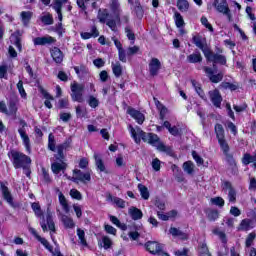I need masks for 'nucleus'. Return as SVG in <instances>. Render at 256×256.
Wrapping results in <instances>:
<instances>
[{"mask_svg":"<svg viewBox=\"0 0 256 256\" xmlns=\"http://www.w3.org/2000/svg\"><path fill=\"white\" fill-rule=\"evenodd\" d=\"M128 129L135 143H141V139H142L144 143H149V145H152V147H156V149L161 153H166V155L173 157L174 155L173 148L161 142V139H159V136H157V134L145 133L143 130H141V128L139 127L134 128L131 125H129Z\"/></svg>","mask_w":256,"mask_h":256,"instance_id":"f257e3e1","label":"nucleus"},{"mask_svg":"<svg viewBox=\"0 0 256 256\" xmlns=\"http://www.w3.org/2000/svg\"><path fill=\"white\" fill-rule=\"evenodd\" d=\"M8 157L15 169H25L26 165H31V157L17 150L8 152Z\"/></svg>","mask_w":256,"mask_h":256,"instance_id":"f03ea898","label":"nucleus"},{"mask_svg":"<svg viewBox=\"0 0 256 256\" xmlns=\"http://www.w3.org/2000/svg\"><path fill=\"white\" fill-rule=\"evenodd\" d=\"M70 181H73V183H83L84 185H87L91 181V171L83 172L79 169L73 170V177H68Z\"/></svg>","mask_w":256,"mask_h":256,"instance_id":"7ed1b4c3","label":"nucleus"},{"mask_svg":"<svg viewBox=\"0 0 256 256\" xmlns=\"http://www.w3.org/2000/svg\"><path fill=\"white\" fill-rule=\"evenodd\" d=\"M214 129L223 153H227V151H229V144H227V141L225 140V129L223 128V125L216 124Z\"/></svg>","mask_w":256,"mask_h":256,"instance_id":"20e7f679","label":"nucleus"},{"mask_svg":"<svg viewBox=\"0 0 256 256\" xmlns=\"http://www.w3.org/2000/svg\"><path fill=\"white\" fill-rule=\"evenodd\" d=\"M213 7H215L216 11L218 13H222V15H226L228 18V21H231V9H229V4L227 3V0H214Z\"/></svg>","mask_w":256,"mask_h":256,"instance_id":"39448f33","label":"nucleus"},{"mask_svg":"<svg viewBox=\"0 0 256 256\" xmlns=\"http://www.w3.org/2000/svg\"><path fill=\"white\" fill-rule=\"evenodd\" d=\"M85 86L83 84L74 83L71 85V97L73 101H77L78 103H83V91Z\"/></svg>","mask_w":256,"mask_h":256,"instance_id":"423d86ee","label":"nucleus"},{"mask_svg":"<svg viewBox=\"0 0 256 256\" xmlns=\"http://www.w3.org/2000/svg\"><path fill=\"white\" fill-rule=\"evenodd\" d=\"M227 162V171L231 175H239V168L237 167V161L233 158V154H230L229 151L224 152Z\"/></svg>","mask_w":256,"mask_h":256,"instance_id":"0eeeda50","label":"nucleus"},{"mask_svg":"<svg viewBox=\"0 0 256 256\" xmlns=\"http://www.w3.org/2000/svg\"><path fill=\"white\" fill-rule=\"evenodd\" d=\"M207 61H210L213 64V68L215 69L217 63L220 65H226L227 64V58L224 55L221 54H215L211 50L207 52V54L204 56Z\"/></svg>","mask_w":256,"mask_h":256,"instance_id":"6e6552de","label":"nucleus"},{"mask_svg":"<svg viewBox=\"0 0 256 256\" xmlns=\"http://www.w3.org/2000/svg\"><path fill=\"white\" fill-rule=\"evenodd\" d=\"M22 127L18 129V133L23 141L24 146L26 147V150L28 153H31V140L29 139V135H27V131L25 130V127H27V123L25 121H21Z\"/></svg>","mask_w":256,"mask_h":256,"instance_id":"1a4fd4ad","label":"nucleus"},{"mask_svg":"<svg viewBox=\"0 0 256 256\" xmlns=\"http://www.w3.org/2000/svg\"><path fill=\"white\" fill-rule=\"evenodd\" d=\"M69 3V0H54L51 7L54 9V11L58 15V20L63 21V5Z\"/></svg>","mask_w":256,"mask_h":256,"instance_id":"9d476101","label":"nucleus"},{"mask_svg":"<svg viewBox=\"0 0 256 256\" xmlns=\"http://www.w3.org/2000/svg\"><path fill=\"white\" fill-rule=\"evenodd\" d=\"M208 95L214 107L220 108L221 103L223 101V97H221V93L219 92V90L215 89V90L209 91Z\"/></svg>","mask_w":256,"mask_h":256,"instance_id":"9b49d317","label":"nucleus"},{"mask_svg":"<svg viewBox=\"0 0 256 256\" xmlns=\"http://www.w3.org/2000/svg\"><path fill=\"white\" fill-rule=\"evenodd\" d=\"M56 39L47 35V36H42V37H36L33 39L34 45H53V43H56Z\"/></svg>","mask_w":256,"mask_h":256,"instance_id":"f8f14e48","label":"nucleus"},{"mask_svg":"<svg viewBox=\"0 0 256 256\" xmlns=\"http://www.w3.org/2000/svg\"><path fill=\"white\" fill-rule=\"evenodd\" d=\"M193 43L196 45V47H198V49H201V51L204 53V56H206L207 52L211 50L207 45H205V38L202 36H194Z\"/></svg>","mask_w":256,"mask_h":256,"instance_id":"ddd939ff","label":"nucleus"},{"mask_svg":"<svg viewBox=\"0 0 256 256\" xmlns=\"http://www.w3.org/2000/svg\"><path fill=\"white\" fill-rule=\"evenodd\" d=\"M145 248L147 251H149V253H152V255H155L157 253H160V251H162L163 246L161 244H159L158 242L148 241L145 244Z\"/></svg>","mask_w":256,"mask_h":256,"instance_id":"4468645a","label":"nucleus"},{"mask_svg":"<svg viewBox=\"0 0 256 256\" xmlns=\"http://www.w3.org/2000/svg\"><path fill=\"white\" fill-rule=\"evenodd\" d=\"M127 113L132 116L139 125H143V122L145 121V115H143V113L139 110H135L134 108H128Z\"/></svg>","mask_w":256,"mask_h":256,"instance_id":"2eb2a0df","label":"nucleus"},{"mask_svg":"<svg viewBox=\"0 0 256 256\" xmlns=\"http://www.w3.org/2000/svg\"><path fill=\"white\" fill-rule=\"evenodd\" d=\"M128 3L131 5L135 15L138 19L143 18V7H141V3L139 0H128Z\"/></svg>","mask_w":256,"mask_h":256,"instance_id":"dca6fc26","label":"nucleus"},{"mask_svg":"<svg viewBox=\"0 0 256 256\" xmlns=\"http://www.w3.org/2000/svg\"><path fill=\"white\" fill-rule=\"evenodd\" d=\"M223 190L228 191L229 201L231 203H235V201L237 200V192H235V189H233V186L230 184V182H224Z\"/></svg>","mask_w":256,"mask_h":256,"instance_id":"f3484780","label":"nucleus"},{"mask_svg":"<svg viewBox=\"0 0 256 256\" xmlns=\"http://www.w3.org/2000/svg\"><path fill=\"white\" fill-rule=\"evenodd\" d=\"M161 69V61L157 58H152L149 63V71L150 75L155 77L159 73V70Z\"/></svg>","mask_w":256,"mask_h":256,"instance_id":"a211bd4d","label":"nucleus"},{"mask_svg":"<svg viewBox=\"0 0 256 256\" xmlns=\"http://www.w3.org/2000/svg\"><path fill=\"white\" fill-rule=\"evenodd\" d=\"M1 191L3 198L11 207H15V203H13V196L11 195V192L9 191V188L5 186L4 184H1Z\"/></svg>","mask_w":256,"mask_h":256,"instance_id":"6ab92c4d","label":"nucleus"},{"mask_svg":"<svg viewBox=\"0 0 256 256\" xmlns=\"http://www.w3.org/2000/svg\"><path fill=\"white\" fill-rule=\"evenodd\" d=\"M51 57L55 63H63V52L58 47H54L50 50Z\"/></svg>","mask_w":256,"mask_h":256,"instance_id":"aec40b11","label":"nucleus"},{"mask_svg":"<svg viewBox=\"0 0 256 256\" xmlns=\"http://www.w3.org/2000/svg\"><path fill=\"white\" fill-rule=\"evenodd\" d=\"M169 233L172 235V237H179V239H182V241H187V239H189V234L175 227H171Z\"/></svg>","mask_w":256,"mask_h":256,"instance_id":"412c9836","label":"nucleus"},{"mask_svg":"<svg viewBox=\"0 0 256 256\" xmlns=\"http://www.w3.org/2000/svg\"><path fill=\"white\" fill-rule=\"evenodd\" d=\"M163 127H165V129H168L170 135H173L174 137H178L179 135H181V128L177 126H171V122L169 121H164Z\"/></svg>","mask_w":256,"mask_h":256,"instance_id":"4be33fe9","label":"nucleus"},{"mask_svg":"<svg viewBox=\"0 0 256 256\" xmlns=\"http://www.w3.org/2000/svg\"><path fill=\"white\" fill-rule=\"evenodd\" d=\"M128 213L133 221H139V219H143V211L137 207H130Z\"/></svg>","mask_w":256,"mask_h":256,"instance_id":"5701e85b","label":"nucleus"},{"mask_svg":"<svg viewBox=\"0 0 256 256\" xmlns=\"http://www.w3.org/2000/svg\"><path fill=\"white\" fill-rule=\"evenodd\" d=\"M11 42L13 43V45H15V47H17L18 51H21L22 46H21V32L16 31L14 32L11 37Z\"/></svg>","mask_w":256,"mask_h":256,"instance_id":"b1692460","label":"nucleus"},{"mask_svg":"<svg viewBox=\"0 0 256 256\" xmlns=\"http://www.w3.org/2000/svg\"><path fill=\"white\" fill-rule=\"evenodd\" d=\"M61 222L63 223L65 229H73L75 227V222L73 219L65 214H61Z\"/></svg>","mask_w":256,"mask_h":256,"instance_id":"393cba45","label":"nucleus"},{"mask_svg":"<svg viewBox=\"0 0 256 256\" xmlns=\"http://www.w3.org/2000/svg\"><path fill=\"white\" fill-rule=\"evenodd\" d=\"M51 169H52V172L55 173V175H59L61 171H65L67 169V164L64 162L62 163L54 162L51 165Z\"/></svg>","mask_w":256,"mask_h":256,"instance_id":"a878e982","label":"nucleus"},{"mask_svg":"<svg viewBox=\"0 0 256 256\" xmlns=\"http://www.w3.org/2000/svg\"><path fill=\"white\" fill-rule=\"evenodd\" d=\"M116 17L119 23H122L123 25H127L129 23V14L123 13V10L121 9H117Z\"/></svg>","mask_w":256,"mask_h":256,"instance_id":"bb28decb","label":"nucleus"},{"mask_svg":"<svg viewBox=\"0 0 256 256\" xmlns=\"http://www.w3.org/2000/svg\"><path fill=\"white\" fill-rule=\"evenodd\" d=\"M81 37L82 39H91V37H99V30L97 29V26H92L91 32H82Z\"/></svg>","mask_w":256,"mask_h":256,"instance_id":"cd10ccee","label":"nucleus"},{"mask_svg":"<svg viewBox=\"0 0 256 256\" xmlns=\"http://www.w3.org/2000/svg\"><path fill=\"white\" fill-rule=\"evenodd\" d=\"M98 19L100 23H106L111 19V14H109L107 9L99 10Z\"/></svg>","mask_w":256,"mask_h":256,"instance_id":"c85d7f7f","label":"nucleus"},{"mask_svg":"<svg viewBox=\"0 0 256 256\" xmlns=\"http://www.w3.org/2000/svg\"><path fill=\"white\" fill-rule=\"evenodd\" d=\"M191 83L196 93H198L199 97H201V99H204V101H207V97L205 96V92H203V89L201 88V84H199L195 80H191Z\"/></svg>","mask_w":256,"mask_h":256,"instance_id":"c756f323","label":"nucleus"},{"mask_svg":"<svg viewBox=\"0 0 256 256\" xmlns=\"http://www.w3.org/2000/svg\"><path fill=\"white\" fill-rule=\"evenodd\" d=\"M188 63H201L203 61V56H201V53H193L187 56Z\"/></svg>","mask_w":256,"mask_h":256,"instance_id":"7c9ffc66","label":"nucleus"},{"mask_svg":"<svg viewBox=\"0 0 256 256\" xmlns=\"http://www.w3.org/2000/svg\"><path fill=\"white\" fill-rule=\"evenodd\" d=\"M59 203L62 206L63 211L65 213H69V204L67 203V198H65V195H63V192H59Z\"/></svg>","mask_w":256,"mask_h":256,"instance_id":"2f4dec72","label":"nucleus"},{"mask_svg":"<svg viewBox=\"0 0 256 256\" xmlns=\"http://www.w3.org/2000/svg\"><path fill=\"white\" fill-rule=\"evenodd\" d=\"M112 71H113V74L115 75V77H121V75H123V67L121 66V63H119V62L113 63L112 62Z\"/></svg>","mask_w":256,"mask_h":256,"instance_id":"473e14b6","label":"nucleus"},{"mask_svg":"<svg viewBox=\"0 0 256 256\" xmlns=\"http://www.w3.org/2000/svg\"><path fill=\"white\" fill-rule=\"evenodd\" d=\"M42 95L46 99L44 102L45 107H47L48 109H53V104H51V101H53L54 99L53 96H51V94H49L45 90L42 91Z\"/></svg>","mask_w":256,"mask_h":256,"instance_id":"72a5a7b5","label":"nucleus"},{"mask_svg":"<svg viewBox=\"0 0 256 256\" xmlns=\"http://www.w3.org/2000/svg\"><path fill=\"white\" fill-rule=\"evenodd\" d=\"M138 189L140 191V195H141L142 199L147 201L150 197L149 189L143 184H138Z\"/></svg>","mask_w":256,"mask_h":256,"instance_id":"f704fd0d","label":"nucleus"},{"mask_svg":"<svg viewBox=\"0 0 256 256\" xmlns=\"http://www.w3.org/2000/svg\"><path fill=\"white\" fill-rule=\"evenodd\" d=\"M108 199H110L112 203H115V205H117V207H119L120 209H125V200L119 197H113L111 195H109Z\"/></svg>","mask_w":256,"mask_h":256,"instance_id":"c9c22d12","label":"nucleus"},{"mask_svg":"<svg viewBox=\"0 0 256 256\" xmlns=\"http://www.w3.org/2000/svg\"><path fill=\"white\" fill-rule=\"evenodd\" d=\"M31 17H33L32 12H29V11L21 12V19L24 25H29V22L31 21Z\"/></svg>","mask_w":256,"mask_h":256,"instance_id":"e433bc0d","label":"nucleus"},{"mask_svg":"<svg viewBox=\"0 0 256 256\" xmlns=\"http://www.w3.org/2000/svg\"><path fill=\"white\" fill-rule=\"evenodd\" d=\"M94 159L97 169H99V171L101 172L105 171V164L103 163L101 156H99L98 154H94Z\"/></svg>","mask_w":256,"mask_h":256,"instance_id":"4c0bfd02","label":"nucleus"},{"mask_svg":"<svg viewBox=\"0 0 256 256\" xmlns=\"http://www.w3.org/2000/svg\"><path fill=\"white\" fill-rule=\"evenodd\" d=\"M177 7L179 11H182V12L189 11V2L187 0H178Z\"/></svg>","mask_w":256,"mask_h":256,"instance_id":"58836bf2","label":"nucleus"},{"mask_svg":"<svg viewBox=\"0 0 256 256\" xmlns=\"http://www.w3.org/2000/svg\"><path fill=\"white\" fill-rule=\"evenodd\" d=\"M194 167L195 165L191 161L185 162L183 164V169L188 175H193Z\"/></svg>","mask_w":256,"mask_h":256,"instance_id":"ea45409f","label":"nucleus"},{"mask_svg":"<svg viewBox=\"0 0 256 256\" xmlns=\"http://www.w3.org/2000/svg\"><path fill=\"white\" fill-rule=\"evenodd\" d=\"M40 20L44 25H53V15L50 13H46L43 16H41Z\"/></svg>","mask_w":256,"mask_h":256,"instance_id":"a19ab883","label":"nucleus"},{"mask_svg":"<svg viewBox=\"0 0 256 256\" xmlns=\"http://www.w3.org/2000/svg\"><path fill=\"white\" fill-rule=\"evenodd\" d=\"M174 19L176 23V27L181 28L183 25H185V21L183 20V16H181V13L175 12Z\"/></svg>","mask_w":256,"mask_h":256,"instance_id":"79ce46f5","label":"nucleus"},{"mask_svg":"<svg viewBox=\"0 0 256 256\" xmlns=\"http://www.w3.org/2000/svg\"><path fill=\"white\" fill-rule=\"evenodd\" d=\"M87 103L92 109L99 107V99L95 98L93 95L89 96Z\"/></svg>","mask_w":256,"mask_h":256,"instance_id":"37998d69","label":"nucleus"},{"mask_svg":"<svg viewBox=\"0 0 256 256\" xmlns=\"http://www.w3.org/2000/svg\"><path fill=\"white\" fill-rule=\"evenodd\" d=\"M240 231H249L251 229V220L244 219L240 223Z\"/></svg>","mask_w":256,"mask_h":256,"instance_id":"c03bdc74","label":"nucleus"},{"mask_svg":"<svg viewBox=\"0 0 256 256\" xmlns=\"http://www.w3.org/2000/svg\"><path fill=\"white\" fill-rule=\"evenodd\" d=\"M46 221H47L48 229L50 231H53V233H55V222H53V216L51 215V213L47 214Z\"/></svg>","mask_w":256,"mask_h":256,"instance_id":"a18cd8bd","label":"nucleus"},{"mask_svg":"<svg viewBox=\"0 0 256 256\" xmlns=\"http://www.w3.org/2000/svg\"><path fill=\"white\" fill-rule=\"evenodd\" d=\"M213 234L217 235L219 239H221L222 243H227V235H225V232L219 230V228H215L213 230Z\"/></svg>","mask_w":256,"mask_h":256,"instance_id":"49530a36","label":"nucleus"},{"mask_svg":"<svg viewBox=\"0 0 256 256\" xmlns=\"http://www.w3.org/2000/svg\"><path fill=\"white\" fill-rule=\"evenodd\" d=\"M55 136L52 134H49L48 136V149L50 151L55 152L57 150V148H55Z\"/></svg>","mask_w":256,"mask_h":256,"instance_id":"de8ad7c7","label":"nucleus"},{"mask_svg":"<svg viewBox=\"0 0 256 256\" xmlns=\"http://www.w3.org/2000/svg\"><path fill=\"white\" fill-rule=\"evenodd\" d=\"M199 255L200 256H211V252H209V248L207 247V244L203 243L200 245Z\"/></svg>","mask_w":256,"mask_h":256,"instance_id":"09e8293b","label":"nucleus"},{"mask_svg":"<svg viewBox=\"0 0 256 256\" xmlns=\"http://www.w3.org/2000/svg\"><path fill=\"white\" fill-rule=\"evenodd\" d=\"M9 111L10 115H15L17 113V99H12L9 101Z\"/></svg>","mask_w":256,"mask_h":256,"instance_id":"8fccbe9b","label":"nucleus"},{"mask_svg":"<svg viewBox=\"0 0 256 256\" xmlns=\"http://www.w3.org/2000/svg\"><path fill=\"white\" fill-rule=\"evenodd\" d=\"M77 235L80 240L81 245H84L86 247L87 240L85 239V231L81 230L80 228L77 229Z\"/></svg>","mask_w":256,"mask_h":256,"instance_id":"3c124183","label":"nucleus"},{"mask_svg":"<svg viewBox=\"0 0 256 256\" xmlns=\"http://www.w3.org/2000/svg\"><path fill=\"white\" fill-rule=\"evenodd\" d=\"M209 79L212 83H219L221 81H223V73H218V74H212L211 76H209Z\"/></svg>","mask_w":256,"mask_h":256,"instance_id":"603ef678","label":"nucleus"},{"mask_svg":"<svg viewBox=\"0 0 256 256\" xmlns=\"http://www.w3.org/2000/svg\"><path fill=\"white\" fill-rule=\"evenodd\" d=\"M207 218L209 221H217V219H219V212L216 210H210L207 214Z\"/></svg>","mask_w":256,"mask_h":256,"instance_id":"864d4df0","label":"nucleus"},{"mask_svg":"<svg viewBox=\"0 0 256 256\" xmlns=\"http://www.w3.org/2000/svg\"><path fill=\"white\" fill-rule=\"evenodd\" d=\"M255 157L251 156V154H244L242 158L243 165H249V163H254Z\"/></svg>","mask_w":256,"mask_h":256,"instance_id":"5fc2aeb1","label":"nucleus"},{"mask_svg":"<svg viewBox=\"0 0 256 256\" xmlns=\"http://www.w3.org/2000/svg\"><path fill=\"white\" fill-rule=\"evenodd\" d=\"M38 241L40 243H42L44 245V247H46V249L48 251H50V253H53V246H51V244H49V241H47V239L40 236V237H38Z\"/></svg>","mask_w":256,"mask_h":256,"instance_id":"6e6d98bb","label":"nucleus"},{"mask_svg":"<svg viewBox=\"0 0 256 256\" xmlns=\"http://www.w3.org/2000/svg\"><path fill=\"white\" fill-rule=\"evenodd\" d=\"M221 87L223 89H230V91H237L238 86L229 82H222Z\"/></svg>","mask_w":256,"mask_h":256,"instance_id":"4d7b16f0","label":"nucleus"},{"mask_svg":"<svg viewBox=\"0 0 256 256\" xmlns=\"http://www.w3.org/2000/svg\"><path fill=\"white\" fill-rule=\"evenodd\" d=\"M70 196L72 199H77V201H81V199H83L81 192H79L77 189L70 190Z\"/></svg>","mask_w":256,"mask_h":256,"instance_id":"13d9d810","label":"nucleus"},{"mask_svg":"<svg viewBox=\"0 0 256 256\" xmlns=\"http://www.w3.org/2000/svg\"><path fill=\"white\" fill-rule=\"evenodd\" d=\"M102 243L104 249H111V246L113 245V242L107 236L102 237Z\"/></svg>","mask_w":256,"mask_h":256,"instance_id":"bf43d9fd","label":"nucleus"},{"mask_svg":"<svg viewBox=\"0 0 256 256\" xmlns=\"http://www.w3.org/2000/svg\"><path fill=\"white\" fill-rule=\"evenodd\" d=\"M125 33L129 41H134L135 39V33H133V29H131V26L125 27Z\"/></svg>","mask_w":256,"mask_h":256,"instance_id":"052dcab7","label":"nucleus"},{"mask_svg":"<svg viewBox=\"0 0 256 256\" xmlns=\"http://www.w3.org/2000/svg\"><path fill=\"white\" fill-rule=\"evenodd\" d=\"M42 178L45 183H51V176H49V171L45 169V167H42Z\"/></svg>","mask_w":256,"mask_h":256,"instance_id":"680f3d73","label":"nucleus"},{"mask_svg":"<svg viewBox=\"0 0 256 256\" xmlns=\"http://www.w3.org/2000/svg\"><path fill=\"white\" fill-rule=\"evenodd\" d=\"M211 203H213V205H217L218 207H223V205H225V200H223L221 197H215L211 199Z\"/></svg>","mask_w":256,"mask_h":256,"instance_id":"e2e57ef3","label":"nucleus"},{"mask_svg":"<svg viewBox=\"0 0 256 256\" xmlns=\"http://www.w3.org/2000/svg\"><path fill=\"white\" fill-rule=\"evenodd\" d=\"M85 115H87V109L81 107V106H77L76 107V116L77 117H85Z\"/></svg>","mask_w":256,"mask_h":256,"instance_id":"0e129e2a","label":"nucleus"},{"mask_svg":"<svg viewBox=\"0 0 256 256\" xmlns=\"http://www.w3.org/2000/svg\"><path fill=\"white\" fill-rule=\"evenodd\" d=\"M17 89H18L21 97H23V98L27 97V93L25 92V88H23V81L22 80H20L17 83Z\"/></svg>","mask_w":256,"mask_h":256,"instance_id":"69168bd1","label":"nucleus"},{"mask_svg":"<svg viewBox=\"0 0 256 256\" xmlns=\"http://www.w3.org/2000/svg\"><path fill=\"white\" fill-rule=\"evenodd\" d=\"M255 233H250L246 238V247H251L253 245V241H255Z\"/></svg>","mask_w":256,"mask_h":256,"instance_id":"338daca9","label":"nucleus"},{"mask_svg":"<svg viewBox=\"0 0 256 256\" xmlns=\"http://www.w3.org/2000/svg\"><path fill=\"white\" fill-rule=\"evenodd\" d=\"M192 157L194 161H196L197 165H203L204 160L202 159L201 156H199V154H197L196 151H192Z\"/></svg>","mask_w":256,"mask_h":256,"instance_id":"774afa93","label":"nucleus"}]
</instances>
